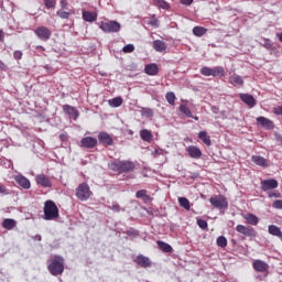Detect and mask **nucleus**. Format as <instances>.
Listing matches in <instances>:
<instances>
[{"label":"nucleus","mask_w":282,"mask_h":282,"mask_svg":"<svg viewBox=\"0 0 282 282\" xmlns=\"http://www.w3.org/2000/svg\"><path fill=\"white\" fill-rule=\"evenodd\" d=\"M47 270L53 276L63 274V272H65V258L55 256L48 263Z\"/></svg>","instance_id":"nucleus-1"},{"label":"nucleus","mask_w":282,"mask_h":282,"mask_svg":"<svg viewBox=\"0 0 282 282\" xmlns=\"http://www.w3.org/2000/svg\"><path fill=\"white\" fill-rule=\"evenodd\" d=\"M43 213L44 215L42 216V219L45 221H54V219H58V206H56V203L53 200H46L44 203Z\"/></svg>","instance_id":"nucleus-2"},{"label":"nucleus","mask_w":282,"mask_h":282,"mask_svg":"<svg viewBox=\"0 0 282 282\" xmlns=\"http://www.w3.org/2000/svg\"><path fill=\"white\" fill-rule=\"evenodd\" d=\"M112 171H118L119 173H129L135 169V164L130 161H116L110 164Z\"/></svg>","instance_id":"nucleus-3"},{"label":"nucleus","mask_w":282,"mask_h":282,"mask_svg":"<svg viewBox=\"0 0 282 282\" xmlns=\"http://www.w3.org/2000/svg\"><path fill=\"white\" fill-rule=\"evenodd\" d=\"M93 193L87 183H82L76 188V197L79 202H87L91 197Z\"/></svg>","instance_id":"nucleus-4"},{"label":"nucleus","mask_w":282,"mask_h":282,"mask_svg":"<svg viewBox=\"0 0 282 282\" xmlns=\"http://www.w3.org/2000/svg\"><path fill=\"white\" fill-rule=\"evenodd\" d=\"M209 203L214 208H218L219 210H225L228 208V198L224 195H216L210 197Z\"/></svg>","instance_id":"nucleus-5"},{"label":"nucleus","mask_w":282,"mask_h":282,"mask_svg":"<svg viewBox=\"0 0 282 282\" xmlns=\"http://www.w3.org/2000/svg\"><path fill=\"white\" fill-rule=\"evenodd\" d=\"M99 28L100 30H102V32H106L108 34H113L120 30L121 25L116 21H107V22H101L99 24Z\"/></svg>","instance_id":"nucleus-6"},{"label":"nucleus","mask_w":282,"mask_h":282,"mask_svg":"<svg viewBox=\"0 0 282 282\" xmlns=\"http://www.w3.org/2000/svg\"><path fill=\"white\" fill-rule=\"evenodd\" d=\"M200 74L203 76H213L214 78H217V76H224L225 70L221 66H216L214 68L204 66L203 68H200Z\"/></svg>","instance_id":"nucleus-7"},{"label":"nucleus","mask_w":282,"mask_h":282,"mask_svg":"<svg viewBox=\"0 0 282 282\" xmlns=\"http://www.w3.org/2000/svg\"><path fill=\"white\" fill-rule=\"evenodd\" d=\"M34 34L40 41L47 42L50 39H52V31L47 26H37L34 30Z\"/></svg>","instance_id":"nucleus-8"},{"label":"nucleus","mask_w":282,"mask_h":282,"mask_svg":"<svg viewBox=\"0 0 282 282\" xmlns=\"http://www.w3.org/2000/svg\"><path fill=\"white\" fill-rule=\"evenodd\" d=\"M252 268L256 272H260L261 274H268L270 271V264L263 260H254L252 262Z\"/></svg>","instance_id":"nucleus-9"},{"label":"nucleus","mask_w":282,"mask_h":282,"mask_svg":"<svg viewBox=\"0 0 282 282\" xmlns=\"http://www.w3.org/2000/svg\"><path fill=\"white\" fill-rule=\"evenodd\" d=\"M279 188V181L274 178L261 181V189L265 192Z\"/></svg>","instance_id":"nucleus-10"},{"label":"nucleus","mask_w":282,"mask_h":282,"mask_svg":"<svg viewBox=\"0 0 282 282\" xmlns=\"http://www.w3.org/2000/svg\"><path fill=\"white\" fill-rule=\"evenodd\" d=\"M237 232L245 235V237H257V231L252 227H247L243 225H238L236 227Z\"/></svg>","instance_id":"nucleus-11"},{"label":"nucleus","mask_w":282,"mask_h":282,"mask_svg":"<svg viewBox=\"0 0 282 282\" xmlns=\"http://www.w3.org/2000/svg\"><path fill=\"white\" fill-rule=\"evenodd\" d=\"M240 100L245 102V105H248L249 109H253V107H257V99L250 94H240L239 95Z\"/></svg>","instance_id":"nucleus-12"},{"label":"nucleus","mask_w":282,"mask_h":282,"mask_svg":"<svg viewBox=\"0 0 282 282\" xmlns=\"http://www.w3.org/2000/svg\"><path fill=\"white\" fill-rule=\"evenodd\" d=\"M80 144L85 149H94L98 144V139L94 137H86L82 139Z\"/></svg>","instance_id":"nucleus-13"},{"label":"nucleus","mask_w":282,"mask_h":282,"mask_svg":"<svg viewBox=\"0 0 282 282\" xmlns=\"http://www.w3.org/2000/svg\"><path fill=\"white\" fill-rule=\"evenodd\" d=\"M98 140L104 147H111L113 144V138L107 132H99Z\"/></svg>","instance_id":"nucleus-14"},{"label":"nucleus","mask_w":282,"mask_h":282,"mask_svg":"<svg viewBox=\"0 0 282 282\" xmlns=\"http://www.w3.org/2000/svg\"><path fill=\"white\" fill-rule=\"evenodd\" d=\"M63 111L66 113L69 118H73V120H78V111L76 110V107L70 105H64Z\"/></svg>","instance_id":"nucleus-15"},{"label":"nucleus","mask_w":282,"mask_h":282,"mask_svg":"<svg viewBox=\"0 0 282 282\" xmlns=\"http://www.w3.org/2000/svg\"><path fill=\"white\" fill-rule=\"evenodd\" d=\"M36 183L44 188H52V181L45 174H39L36 176Z\"/></svg>","instance_id":"nucleus-16"},{"label":"nucleus","mask_w":282,"mask_h":282,"mask_svg":"<svg viewBox=\"0 0 282 282\" xmlns=\"http://www.w3.org/2000/svg\"><path fill=\"white\" fill-rule=\"evenodd\" d=\"M186 151L193 160H199L202 158V150L195 145L187 147Z\"/></svg>","instance_id":"nucleus-17"},{"label":"nucleus","mask_w":282,"mask_h":282,"mask_svg":"<svg viewBox=\"0 0 282 282\" xmlns=\"http://www.w3.org/2000/svg\"><path fill=\"white\" fill-rule=\"evenodd\" d=\"M257 122L269 131H272V129H274V122L265 117H258Z\"/></svg>","instance_id":"nucleus-18"},{"label":"nucleus","mask_w":282,"mask_h":282,"mask_svg":"<svg viewBox=\"0 0 282 282\" xmlns=\"http://www.w3.org/2000/svg\"><path fill=\"white\" fill-rule=\"evenodd\" d=\"M251 161L253 164H257V166H262V169H268V166H270V163H268L265 158L261 155H252Z\"/></svg>","instance_id":"nucleus-19"},{"label":"nucleus","mask_w":282,"mask_h":282,"mask_svg":"<svg viewBox=\"0 0 282 282\" xmlns=\"http://www.w3.org/2000/svg\"><path fill=\"white\" fill-rule=\"evenodd\" d=\"M144 72L148 74V76H158L160 74V67L155 63H151L145 65Z\"/></svg>","instance_id":"nucleus-20"},{"label":"nucleus","mask_w":282,"mask_h":282,"mask_svg":"<svg viewBox=\"0 0 282 282\" xmlns=\"http://www.w3.org/2000/svg\"><path fill=\"white\" fill-rule=\"evenodd\" d=\"M82 17L87 23H94L98 19V13L91 11H83Z\"/></svg>","instance_id":"nucleus-21"},{"label":"nucleus","mask_w":282,"mask_h":282,"mask_svg":"<svg viewBox=\"0 0 282 282\" xmlns=\"http://www.w3.org/2000/svg\"><path fill=\"white\" fill-rule=\"evenodd\" d=\"M15 182L17 184H19V186H21L25 191L30 189L31 187L30 180H28L25 176H22V175L17 176Z\"/></svg>","instance_id":"nucleus-22"},{"label":"nucleus","mask_w":282,"mask_h":282,"mask_svg":"<svg viewBox=\"0 0 282 282\" xmlns=\"http://www.w3.org/2000/svg\"><path fill=\"white\" fill-rule=\"evenodd\" d=\"M135 262L138 265H141V268H151V259L144 256H138L135 259Z\"/></svg>","instance_id":"nucleus-23"},{"label":"nucleus","mask_w":282,"mask_h":282,"mask_svg":"<svg viewBox=\"0 0 282 282\" xmlns=\"http://www.w3.org/2000/svg\"><path fill=\"white\" fill-rule=\"evenodd\" d=\"M2 228H4L6 230H14V228H17V220L12 218H6L2 221Z\"/></svg>","instance_id":"nucleus-24"},{"label":"nucleus","mask_w":282,"mask_h":282,"mask_svg":"<svg viewBox=\"0 0 282 282\" xmlns=\"http://www.w3.org/2000/svg\"><path fill=\"white\" fill-rule=\"evenodd\" d=\"M141 140L144 142H152L153 141V133L150 130L143 129L140 131Z\"/></svg>","instance_id":"nucleus-25"},{"label":"nucleus","mask_w":282,"mask_h":282,"mask_svg":"<svg viewBox=\"0 0 282 282\" xmlns=\"http://www.w3.org/2000/svg\"><path fill=\"white\" fill-rule=\"evenodd\" d=\"M153 47L156 52H165L166 51V43L162 40H155L153 42Z\"/></svg>","instance_id":"nucleus-26"},{"label":"nucleus","mask_w":282,"mask_h":282,"mask_svg":"<svg viewBox=\"0 0 282 282\" xmlns=\"http://www.w3.org/2000/svg\"><path fill=\"white\" fill-rule=\"evenodd\" d=\"M245 219L247 224H250V226H257L259 224V217H257L254 214H247Z\"/></svg>","instance_id":"nucleus-27"},{"label":"nucleus","mask_w":282,"mask_h":282,"mask_svg":"<svg viewBox=\"0 0 282 282\" xmlns=\"http://www.w3.org/2000/svg\"><path fill=\"white\" fill-rule=\"evenodd\" d=\"M156 246L162 250V252H173V247L162 240H158Z\"/></svg>","instance_id":"nucleus-28"},{"label":"nucleus","mask_w":282,"mask_h":282,"mask_svg":"<svg viewBox=\"0 0 282 282\" xmlns=\"http://www.w3.org/2000/svg\"><path fill=\"white\" fill-rule=\"evenodd\" d=\"M198 138L199 140H202V142H204V144H206L207 147H210V144H213V142L210 141V137L208 135V132L206 131H200L198 133Z\"/></svg>","instance_id":"nucleus-29"},{"label":"nucleus","mask_w":282,"mask_h":282,"mask_svg":"<svg viewBox=\"0 0 282 282\" xmlns=\"http://www.w3.org/2000/svg\"><path fill=\"white\" fill-rule=\"evenodd\" d=\"M230 85H234L235 87L243 85V78L239 75H232L229 77Z\"/></svg>","instance_id":"nucleus-30"},{"label":"nucleus","mask_w":282,"mask_h":282,"mask_svg":"<svg viewBox=\"0 0 282 282\" xmlns=\"http://www.w3.org/2000/svg\"><path fill=\"white\" fill-rule=\"evenodd\" d=\"M178 204L185 210H191V202L186 197H178Z\"/></svg>","instance_id":"nucleus-31"},{"label":"nucleus","mask_w":282,"mask_h":282,"mask_svg":"<svg viewBox=\"0 0 282 282\" xmlns=\"http://www.w3.org/2000/svg\"><path fill=\"white\" fill-rule=\"evenodd\" d=\"M208 30L204 26H194L193 34L194 36H204Z\"/></svg>","instance_id":"nucleus-32"},{"label":"nucleus","mask_w":282,"mask_h":282,"mask_svg":"<svg viewBox=\"0 0 282 282\" xmlns=\"http://www.w3.org/2000/svg\"><path fill=\"white\" fill-rule=\"evenodd\" d=\"M180 111L181 113H184V116H186L187 118H193V112L191 111V108H188V106L182 104L180 106Z\"/></svg>","instance_id":"nucleus-33"},{"label":"nucleus","mask_w":282,"mask_h":282,"mask_svg":"<svg viewBox=\"0 0 282 282\" xmlns=\"http://www.w3.org/2000/svg\"><path fill=\"white\" fill-rule=\"evenodd\" d=\"M108 102L110 107H120L122 105V97H115L110 99Z\"/></svg>","instance_id":"nucleus-34"},{"label":"nucleus","mask_w":282,"mask_h":282,"mask_svg":"<svg viewBox=\"0 0 282 282\" xmlns=\"http://www.w3.org/2000/svg\"><path fill=\"white\" fill-rule=\"evenodd\" d=\"M216 243L219 248H226L228 246V240L224 236H219L216 240Z\"/></svg>","instance_id":"nucleus-35"},{"label":"nucleus","mask_w":282,"mask_h":282,"mask_svg":"<svg viewBox=\"0 0 282 282\" xmlns=\"http://www.w3.org/2000/svg\"><path fill=\"white\" fill-rule=\"evenodd\" d=\"M154 3L158 8H162V10H169V2L165 0H154Z\"/></svg>","instance_id":"nucleus-36"},{"label":"nucleus","mask_w":282,"mask_h":282,"mask_svg":"<svg viewBox=\"0 0 282 282\" xmlns=\"http://www.w3.org/2000/svg\"><path fill=\"white\" fill-rule=\"evenodd\" d=\"M261 45L262 47H265V50H274V44H272V41L268 39H263Z\"/></svg>","instance_id":"nucleus-37"},{"label":"nucleus","mask_w":282,"mask_h":282,"mask_svg":"<svg viewBox=\"0 0 282 282\" xmlns=\"http://www.w3.org/2000/svg\"><path fill=\"white\" fill-rule=\"evenodd\" d=\"M44 6L47 10H53L56 8V0H44Z\"/></svg>","instance_id":"nucleus-38"},{"label":"nucleus","mask_w":282,"mask_h":282,"mask_svg":"<svg viewBox=\"0 0 282 282\" xmlns=\"http://www.w3.org/2000/svg\"><path fill=\"white\" fill-rule=\"evenodd\" d=\"M141 113L145 118H153V109L151 108H142Z\"/></svg>","instance_id":"nucleus-39"},{"label":"nucleus","mask_w":282,"mask_h":282,"mask_svg":"<svg viewBox=\"0 0 282 282\" xmlns=\"http://www.w3.org/2000/svg\"><path fill=\"white\" fill-rule=\"evenodd\" d=\"M165 99L167 100L169 105H175V93H167L165 95Z\"/></svg>","instance_id":"nucleus-40"},{"label":"nucleus","mask_w":282,"mask_h":282,"mask_svg":"<svg viewBox=\"0 0 282 282\" xmlns=\"http://www.w3.org/2000/svg\"><path fill=\"white\" fill-rule=\"evenodd\" d=\"M56 14H57V17H59V19H67L68 17L72 15L70 12L64 11V9L58 10V11L56 12Z\"/></svg>","instance_id":"nucleus-41"},{"label":"nucleus","mask_w":282,"mask_h":282,"mask_svg":"<svg viewBox=\"0 0 282 282\" xmlns=\"http://www.w3.org/2000/svg\"><path fill=\"white\" fill-rule=\"evenodd\" d=\"M122 52H124V54H131V52H135V46L133 44H127L123 46Z\"/></svg>","instance_id":"nucleus-42"},{"label":"nucleus","mask_w":282,"mask_h":282,"mask_svg":"<svg viewBox=\"0 0 282 282\" xmlns=\"http://www.w3.org/2000/svg\"><path fill=\"white\" fill-rule=\"evenodd\" d=\"M197 226L202 229V230H206V228H208V223L204 219H197Z\"/></svg>","instance_id":"nucleus-43"},{"label":"nucleus","mask_w":282,"mask_h":282,"mask_svg":"<svg viewBox=\"0 0 282 282\" xmlns=\"http://www.w3.org/2000/svg\"><path fill=\"white\" fill-rule=\"evenodd\" d=\"M150 25H152L153 28H160V20H158V18L153 15L150 20Z\"/></svg>","instance_id":"nucleus-44"},{"label":"nucleus","mask_w":282,"mask_h":282,"mask_svg":"<svg viewBox=\"0 0 282 282\" xmlns=\"http://www.w3.org/2000/svg\"><path fill=\"white\" fill-rule=\"evenodd\" d=\"M135 197L138 199H142V197H147V191L145 189L138 191L137 194H135Z\"/></svg>","instance_id":"nucleus-45"},{"label":"nucleus","mask_w":282,"mask_h":282,"mask_svg":"<svg viewBox=\"0 0 282 282\" xmlns=\"http://www.w3.org/2000/svg\"><path fill=\"white\" fill-rule=\"evenodd\" d=\"M59 6L62 10H69V3L67 2V0H61Z\"/></svg>","instance_id":"nucleus-46"},{"label":"nucleus","mask_w":282,"mask_h":282,"mask_svg":"<svg viewBox=\"0 0 282 282\" xmlns=\"http://www.w3.org/2000/svg\"><path fill=\"white\" fill-rule=\"evenodd\" d=\"M13 57L15 58V61H21V58H23V52L14 51Z\"/></svg>","instance_id":"nucleus-47"},{"label":"nucleus","mask_w":282,"mask_h":282,"mask_svg":"<svg viewBox=\"0 0 282 282\" xmlns=\"http://www.w3.org/2000/svg\"><path fill=\"white\" fill-rule=\"evenodd\" d=\"M273 208H276L278 210H282V200L278 199L273 203Z\"/></svg>","instance_id":"nucleus-48"},{"label":"nucleus","mask_w":282,"mask_h":282,"mask_svg":"<svg viewBox=\"0 0 282 282\" xmlns=\"http://www.w3.org/2000/svg\"><path fill=\"white\" fill-rule=\"evenodd\" d=\"M273 113L275 116H282V106H278V107L273 108Z\"/></svg>","instance_id":"nucleus-49"},{"label":"nucleus","mask_w":282,"mask_h":282,"mask_svg":"<svg viewBox=\"0 0 282 282\" xmlns=\"http://www.w3.org/2000/svg\"><path fill=\"white\" fill-rule=\"evenodd\" d=\"M152 155H153V158H160V155H162V150L156 149V150L152 151Z\"/></svg>","instance_id":"nucleus-50"},{"label":"nucleus","mask_w":282,"mask_h":282,"mask_svg":"<svg viewBox=\"0 0 282 282\" xmlns=\"http://www.w3.org/2000/svg\"><path fill=\"white\" fill-rule=\"evenodd\" d=\"M110 209L113 210L115 213H120V210H121L120 205H118V204H113L110 207Z\"/></svg>","instance_id":"nucleus-51"},{"label":"nucleus","mask_w":282,"mask_h":282,"mask_svg":"<svg viewBox=\"0 0 282 282\" xmlns=\"http://www.w3.org/2000/svg\"><path fill=\"white\" fill-rule=\"evenodd\" d=\"M181 3H183V6H191V3H193V0H181Z\"/></svg>","instance_id":"nucleus-52"},{"label":"nucleus","mask_w":282,"mask_h":282,"mask_svg":"<svg viewBox=\"0 0 282 282\" xmlns=\"http://www.w3.org/2000/svg\"><path fill=\"white\" fill-rule=\"evenodd\" d=\"M275 140H276L278 142H281V144H282V135H281V134L275 133Z\"/></svg>","instance_id":"nucleus-53"},{"label":"nucleus","mask_w":282,"mask_h":282,"mask_svg":"<svg viewBox=\"0 0 282 282\" xmlns=\"http://www.w3.org/2000/svg\"><path fill=\"white\" fill-rule=\"evenodd\" d=\"M279 196H280L279 193H274V192L269 193V197H279Z\"/></svg>","instance_id":"nucleus-54"},{"label":"nucleus","mask_w":282,"mask_h":282,"mask_svg":"<svg viewBox=\"0 0 282 282\" xmlns=\"http://www.w3.org/2000/svg\"><path fill=\"white\" fill-rule=\"evenodd\" d=\"M35 50H41L42 52H45V47H43L42 45L35 46Z\"/></svg>","instance_id":"nucleus-55"},{"label":"nucleus","mask_w":282,"mask_h":282,"mask_svg":"<svg viewBox=\"0 0 282 282\" xmlns=\"http://www.w3.org/2000/svg\"><path fill=\"white\" fill-rule=\"evenodd\" d=\"M59 138L63 140V142H65V140H67V134H61Z\"/></svg>","instance_id":"nucleus-56"},{"label":"nucleus","mask_w":282,"mask_h":282,"mask_svg":"<svg viewBox=\"0 0 282 282\" xmlns=\"http://www.w3.org/2000/svg\"><path fill=\"white\" fill-rule=\"evenodd\" d=\"M0 193H6V186L0 185Z\"/></svg>","instance_id":"nucleus-57"},{"label":"nucleus","mask_w":282,"mask_h":282,"mask_svg":"<svg viewBox=\"0 0 282 282\" xmlns=\"http://www.w3.org/2000/svg\"><path fill=\"white\" fill-rule=\"evenodd\" d=\"M35 239L37 240V241H41V235H37V236H35Z\"/></svg>","instance_id":"nucleus-58"},{"label":"nucleus","mask_w":282,"mask_h":282,"mask_svg":"<svg viewBox=\"0 0 282 282\" xmlns=\"http://www.w3.org/2000/svg\"><path fill=\"white\" fill-rule=\"evenodd\" d=\"M279 41L282 43V33L278 34Z\"/></svg>","instance_id":"nucleus-59"},{"label":"nucleus","mask_w":282,"mask_h":282,"mask_svg":"<svg viewBox=\"0 0 282 282\" xmlns=\"http://www.w3.org/2000/svg\"><path fill=\"white\" fill-rule=\"evenodd\" d=\"M3 39V31L0 30V41Z\"/></svg>","instance_id":"nucleus-60"},{"label":"nucleus","mask_w":282,"mask_h":282,"mask_svg":"<svg viewBox=\"0 0 282 282\" xmlns=\"http://www.w3.org/2000/svg\"><path fill=\"white\" fill-rule=\"evenodd\" d=\"M189 118H193L194 120H199V117H195V116L189 117Z\"/></svg>","instance_id":"nucleus-61"}]
</instances>
